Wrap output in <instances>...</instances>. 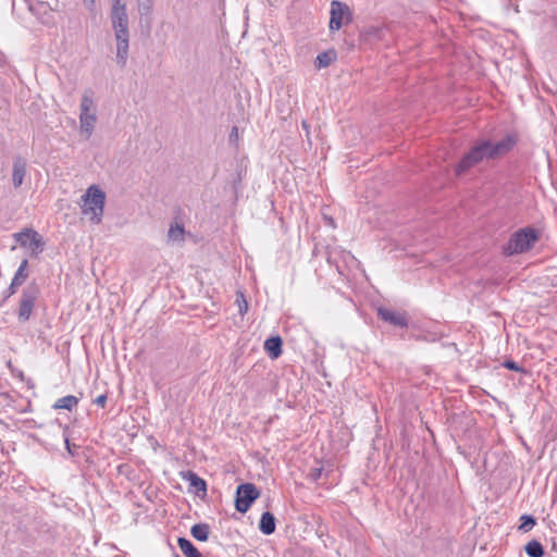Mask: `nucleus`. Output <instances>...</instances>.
I'll use <instances>...</instances> for the list:
<instances>
[{
  "label": "nucleus",
  "mask_w": 557,
  "mask_h": 557,
  "mask_svg": "<svg viewBox=\"0 0 557 557\" xmlns=\"http://www.w3.org/2000/svg\"><path fill=\"white\" fill-rule=\"evenodd\" d=\"M94 110V100H92V91L86 90L82 96L81 101V114H79V124L81 132L86 134L89 137L94 131L95 124L97 122V116Z\"/></svg>",
  "instance_id": "nucleus-6"
},
{
  "label": "nucleus",
  "mask_w": 557,
  "mask_h": 557,
  "mask_svg": "<svg viewBox=\"0 0 557 557\" xmlns=\"http://www.w3.org/2000/svg\"><path fill=\"white\" fill-rule=\"evenodd\" d=\"M39 296L40 287L35 281L30 282L22 289L17 309V319L20 322L24 323L30 319Z\"/></svg>",
  "instance_id": "nucleus-5"
},
{
  "label": "nucleus",
  "mask_w": 557,
  "mask_h": 557,
  "mask_svg": "<svg viewBox=\"0 0 557 557\" xmlns=\"http://www.w3.org/2000/svg\"><path fill=\"white\" fill-rule=\"evenodd\" d=\"M190 534L197 541L206 542L209 539L210 527L207 523H196L191 527Z\"/></svg>",
  "instance_id": "nucleus-17"
},
{
  "label": "nucleus",
  "mask_w": 557,
  "mask_h": 557,
  "mask_svg": "<svg viewBox=\"0 0 557 557\" xmlns=\"http://www.w3.org/2000/svg\"><path fill=\"white\" fill-rule=\"evenodd\" d=\"M181 478L189 483L190 487L194 488V492L199 497L202 498L207 495V482L202 478H200L196 472L191 470L181 472Z\"/></svg>",
  "instance_id": "nucleus-10"
},
{
  "label": "nucleus",
  "mask_w": 557,
  "mask_h": 557,
  "mask_svg": "<svg viewBox=\"0 0 557 557\" xmlns=\"http://www.w3.org/2000/svg\"><path fill=\"white\" fill-rule=\"evenodd\" d=\"M259 495L260 491L253 483L239 484L235 492L236 510L240 513H246Z\"/></svg>",
  "instance_id": "nucleus-8"
},
{
  "label": "nucleus",
  "mask_w": 557,
  "mask_h": 557,
  "mask_svg": "<svg viewBox=\"0 0 557 557\" xmlns=\"http://www.w3.org/2000/svg\"><path fill=\"white\" fill-rule=\"evenodd\" d=\"M27 161L17 156L13 161V171H12V183L15 188H18L23 184L24 176L26 174Z\"/></svg>",
  "instance_id": "nucleus-11"
},
{
  "label": "nucleus",
  "mask_w": 557,
  "mask_h": 557,
  "mask_svg": "<svg viewBox=\"0 0 557 557\" xmlns=\"http://www.w3.org/2000/svg\"><path fill=\"white\" fill-rule=\"evenodd\" d=\"M239 297H240V301H239V299H237L238 307H239L238 311L242 315H244L248 310V305H247V301L244 298L243 294H240Z\"/></svg>",
  "instance_id": "nucleus-27"
},
{
  "label": "nucleus",
  "mask_w": 557,
  "mask_h": 557,
  "mask_svg": "<svg viewBox=\"0 0 557 557\" xmlns=\"http://www.w3.org/2000/svg\"><path fill=\"white\" fill-rule=\"evenodd\" d=\"M380 30L375 27H372L370 28L369 30H367V34H370V35H377Z\"/></svg>",
  "instance_id": "nucleus-32"
},
{
  "label": "nucleus",
  "mask_w": 557,
  "mask_h": 557,
  "mask_svg": "<svg viewBox=\"0 0 557 557\" xmlns=\"http://www.w3.org/2000/svg\"><path fill=\"white\" fill-rule=\"evenodd\" d=\"M377 317L384 321L389 323L393 326L396 327H407L408 326V319L405 313L398 312L385 307H380L377 309Z\"/></svg>",
  "instance_id": "nucleus-9"
},
{
  "label": "nucleus",
  "mask_w": 557,
  "mask_h": 557,
  "mask_svg": "<svg viewBox=\"0 0 557 557\" xmlns=\"http://www.w3.org/2000/svg\"><path fill=\"white\" fill-rule=\"evenodd\" d=\"M283 341L281 336H271L264 342V350L271 359H277L282 355Z\"/></svg>",
  "instance_id": "nucleus-12"
},
{
  "label": "nucleus",
  "mask_w": 557,
  "mask_h": 557,
  "mask_svg": "<svg viewBox=\"0 0 557 557\" xmlns=\"http://www.w3.org/2000/svg\"><path fill=\"white\" fill-rule=\"evenodd\" d=\"M35 232L32 228H25L18 233L13 234V237L17 244L22 247H27L29 245V240L32 239L30 234Z\"/></svg>",
  "instance_id": "nucleus-23"
},
{
  "label": "nucleus",
  "mask_w": 557,
  "mask_h": 557,
  "mask_svg": "<svg viewBox=\"0 0 557 557\" xmlns=\"http://www.w3.org/2000/svg\"><path fill=\"white\" fill-rule=\"evenodd\" d=\"M67 431H69V426H65V428H64V431H63L65 448H66L67 453H69L71 456H74V453H73V450H72V446H71V443H70V440H69Z\"/></svg>",
  "instance_id": "nucleus-29"
},
{
  "label": "nucleus",
  "mask_w": 557,
  "mask_h": 557,
  "mask_svg": "<svg viewBox=\"0 0 557 557\" xmlns=\"http://www.w3.org/2000/svg\"><path fill=\"white\" fill-rule=\"evenodd\" d=\"M302 126H304L305 128H307V127H308L306 122H302Z\"/></svg>",
  "instance_id": "nucleus-33"
},
{
  "label": "nucleus",
  "mask_w": 557,
  "mask_h": 557,
  "mask_svg": "<svg viewBox=\"0 0 557 557\" xmlns=\"http://www.w3.org/2000/svg\"><path fill=\"white\" fill-rule=\"evenodd\" d=\"M237 138H238V128H237V126H233L231 134H230V140L234 141V140H237Z\"/></svg>",
  "instance_id": "nucleus-31"
},
{
  "label": "nucleus",
  "mask_w": 557,
  "mask_h": 557,
  "mask_svg": "<svg viewBox=\"0 0 557 557\" xmlns=\"http://www.w3.org/2000/svg\"><path fill=\"white\" fill-rule=\"evenodd\" d=\"M184 227L180 224L171 225L168 232V237L172 242H182L184 239Z\"/></svg>",
  "instance_id": "nucleus-24"
},
{
  "label": "nucleus",
  "mask_w": 557,
  "mask_h": 557,
  "mask_svg": "<svg viewBox=\"0 0 557 557\" xmlns=\"http://www.w3.org/2000/svg\"><path fill=\"white\" fill-rule=\"evenodd\" d=\"M503 367L508 370L515 371V372H520V373L525 372L524 368H522L521 366H519L516 361H513L511 359L505 360L503 362Z\"/></svg>",
  "instance_id": "nucleus-25"
},
{
  "label": "nucleus",
  "mask_w": 557,
  "mask_h": 557,
  "mask_svg": "<svg viewBox=\"0 0 557 557\" xmlns=\"http://www.w3.org/2000/svg\"><path fill=\"white\" fill-rule=\"evenodd\" d=\"M137 10L140 15V21L145 22L149 27L151 24V13L153 10V0H136Z\"/></svg>",
  "instance_id": "nucleus-14"
},
{
  "label": "nucleus",
  "mask_w": 557,
  "mask_h": 557,
  "mask_svg": "<svg viewBox=\"0 0 557 557\" xmlns=\"http://www.w3.org/2000/svg\"><path fill=\"white\" fill-rule=\"evenodd\" d=\"M82 213L95 223H100L103 215L106 194L96 185H91L82 196Z\"/></svg>",
  "instance_id": "nucleus-4"
},
{
  "label": "nucleus",
  "mask_w": 557,
  "mask_h": 557,
  "mask_svg": "<svg viewBox=\"0 0 557 557\" xmlns=\"http://www.w3.org/2000/svg\"><path fill=\"white\" fill-rule=\"evenodd\" d=\"M337 58V53L334 49H329L319 53L315 58L314 65L317 69L327 67Z\"/></svg>",
  "instance_id": "nucleus-15"
},
{
  "label": "nucleus",
  "mask_w": 557,
  "mask_h": 557,
  "mask_svg": "<svg viewBox=\"0 0 557 557\" xmlns=\"http://www.w3.org/2000/svg\"><path fill=\"white\" fill-rule=\"evenodd\" d=\"M517 141L518 138L515 134H508L497 143L486 139L475 143L458 162L456 174L460 175L484 160H495L507 154L513 149Z\"/></svg>",
  "instance_id": "nucleus-1"
},
{
  "label": "nucleus",
  "mask_w": 557,
  "mask_h": 557,
  "mask_svg": "<svg viewBox=\"0 0 557 557\" xmlns=\"http://www.w3.org/2000/svg\"><path fill=\"white\" fill-rule=\"evenodd\" d=\"M106 403H107V396L106 395H99L96 399H95V404L100 406V407H104L106 406Z\"/></svg>",
  "instance_id": "nucleus-30"
},
{
  "label": "nucleus",
  "mask_w": 557,
  "mask_h": 557,
  "mask_svg": "<svg viewBox=\"0 0 557 557\" xmlns=\"http://www.w3.org/2000/svg\"><path fill=\"white\" fill-rule=\"evenodd\" d=\"M111 22L116 39V59L124 66L128 57L129 33L126 4L122 0H113Z\"/></svg>",
  "instance_id": "nucleus-2"
},
{
  "label": "nucleus",
  "mask_w": 557,
  "mask_h": 557,
  "mask_svg": "<svg viewBox=\"0 0 557 557\" xmlns=\"http://www.w3.org/2000/svg\"><path fill=\"white\" fill-rule=\"evenodd\" d=\"M78 404V398L76 396H73V395H67V396H64V397H61L59 398L54 404H53V409H66V410H72L74 407H76Z\"/></svg>",
  "instance_id": "nucleus-19"
},
{
  "label": "nucleus",
  "mask_w": 557,
  "mask_h": 557,
  "mask_svg": "<svg viewBox=\"0 0 557 557\" xmlns=\"http://www.w3.org/2000/svg\"><path fill=\"white\" fill-rule=\"evenodd\" d=\"M20 286L21 285L15 284L14 281H11V284L9 285V287L4 292L5 297L9 298V297L13 296L16 293V290H17V288Z\"/></svg>",
  "instance_id": "nucleus-28"
},
{
  "label": "nucleus",
  "mask_w": 557,
  "mask_h": 557,
  "mask_svg": "<svg viewBox=\"0 0 557 557\" xmlns=\"http://www.w3.org/2000/svg\"><path fill=\"white\" fill-rule=\"evenodd\" d=\"M322 472H323V468H311L308 473V478L311 481L317 482L321 478Z\"/></svg>",
  "instance_id": "nucleus-26"
},
{
  "label": "nucleus",
  "mask_w": 557,
  "mask_h": 557,
  "mask_svg": "<svg viewBox=\"0 0 557 557\" xmlns=\"http://www.w3.org/2000/svg\"><path fill=\"white\" fill-rule=\"evenodd\" d=\"M91 3H95V0H90Z\"/></svg>",
  "instance_id": "nucleus-34"
},
{
  "label": "nucleus",
  "mask_w": 557,
  "mask_h": 557,
  "mask_svg": "<svg viewBox=\"0 0 557 557\" xmlns=\"http://www.w3.org/2000/svg\"><path fill=\"white\" fill-rule=\"evenodd\" d=\"M32 239L29 240V245L27 246L30 249V256L37 257L42 252L45 248V242L42 240L41 235L38 232H33L30 234Z\"/></svg>",
  "instance_id": "nucleus-18"
},
{
  "label": "nucleus",
  "mask_w": 557,
  "mask_h": 557,
  "mask_svg": "<svg viewBox=\"0 0 557 557\" xmlns=\"http://www.w3.org/2000/svg\"><path fill=\"white\" fill-rule=\"evenodd\" d=\"M352 16L354 13L347 3L333 0L330 8V30L335 32L341 29L344 24H348L352 21Z\"/></svg>",
  "instance_id": "nucleus-7"
},
{
  "label": "nucleus",
  "mask_w": 557,
  "mask_h": 557,
  "mask_svg": "<svg viewBox=\"0 0 557 557\" xmlns=\"http://www.w3.org/2000/svg\"><path fill=\"white\" fill-rule=\"evenodd\" d=\"M541 238V232L533 226H525L513 232L502 247L506 257L522 255L530 251Z\"/></svg>",
  "instance_id": "nucleus-3"
},
{
  "label": "nucleus",
  "mask_w": 557,
  "mask_h": 557,
  "mask_svg": "<svg viewBox=\"0 0 557 557\" xmlns=\"http://www.w3.org/2000/svg\"><path fill=\"white\" fill-rule=\"evenodd\" d=\"M275 517L270 511H264L259 521V530L264 535H271L275 532Z\"/></svg>",
  "instance_id": "nucleus-13"
},
{
  "label": "nucleus",
  "mask_w": 557,
  "mask_h": 557,
  "mask_svg": "<svg viewBox=\"0 0 557 557\" xmlns=\"http://www.w3.org/2000/svg\"><path fill=\"white\" fill-rule=\"evenodd\" d=\"M177 545L185 557H203L191 541L186 537H178Z\"/></svg>",
  "instance_id": "nucleus-16"
},
{
  "label": "nucleus",
  "mask_w": 557,
  "mask_h": 557,
  "mask_svg": "<svg viewBox=\"0 0 557 557\" xmlns=\"http://www.w3.org/2000/svg\"><path fill=\"white\" fill-rule=\"evenodd\" d=\"M536 525V518L532 515H522L520 517V524L518 525V531L522 533H527L531 531Z\"/></svg>",
  "instance_id": "nucleus-22"
},
{
  "label": "nucleus",
  "mask_w": 557,
  "mask_h": 557,
  "mask_svg": "<svg viewBox=\"0 0 557 557\" xmlns=\"http://www.w3.org/2000/svg\"><path fill=\"white\" fill-rule=\"evenodd\" d=\"M524 552L529 557H543L545 555L544 547L537 540L528 542Z\"/></svg>",
  "instance_id": "nucleus-20"
},
{
  "label": "nucleus",
  "mask_w": 557,
  "mask_h": 557,
  "mask_svg": "<svg viewBox=\"0 0 557 557\" xmlns=\"http://www.w3.org/2000/svg\"><path fill=\"white\" fill-rule=\"evenodd\" d=\"M27 268H28V260L23 259L12 278V281H14L15 284L22 285L27 280V277L29 275Z\"/></svg>",
  "instance_id": "nucleus-21"
}]
</instances>
